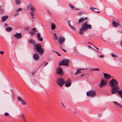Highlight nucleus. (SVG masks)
Returning <instances> with one entry per match:
<instances>
[{
    "label": "nucleus",
    "instance_id": "1",
    "mask_svg": "<svg viewBox=\"0 0 122 122\" xmlns=\"http://www.w3.org/2000/svg\"><path fill=\"white\" fill-rule=\"evenodd\" d=\"M34 47L39 55H42L43 54L44 50L41 47V45L39 43L34 45Z\"/></svg>",
    "mask_w": 122,
    "mask_h": 122
},
{
    "label": "nucleus",
    "instance_id": "2",
    "mask_svg": "<svg viewBox=\"0 0 122 122\" xmlns=\"http://www.w3.org/2000/svg\"><path fill=\"white\" fill-rule=\"evenodd\" d=\"M91 28V25L90 24L82 25L81 27L79 30V33L81 35H84V32L85 31L88 29H90Z\"/></svg>",
    "mask_w": 122,
    "mask_h": 122
},
{
    "label": "nucleus",
    "instance_id": "3",
    "mask_svg": "<svg viewBox=\"0 0 122 122\" xmlns=\"http://www.w3.org/2000/svg\"><path fill=\"white\" fill-rule=\"evenodd\" d=\"M70 62V60L68 59H64L62 60L61 61L58 63V65L59 66L64 65L66 66H68V63Z\"/></svg>",
    "mask_w": 122,
    "mask_h": 122
},
{
    "label": "nucleus",
    "instance_id": "4",
    "mask_svg": "<svg viewBox=\"0 0 122 122\" xmlns=\"http://www.w3.org/2000/svg\"><path fill=\"white\" fill-rule=\"evenodd\" d=\"M109 83L111 87L117 86L118 85L117 81L114 79H112L110 80L109 82Z\"/></svg>",
    "mask_w": 122,
    "mask_h": 122
},
{
    "label": "nucleus",
    "instance_id": "5",
    "mask_svg": "<svg viewBox=\"0 0 122 122\" xmlns=\"http://www.w3.org/2000/svg\"><path fill=\"white\" fill-rule=\"evenodd\" d=\"M112 88L111 89V93L112 94H114L117 93L119 92L120 90V88L117 86L112 87Z\"/></svg>",
    "mask_w": 122,
    "mask_h": 122
},
{
    "label": "nucleus",
    "instance_id": "6",
    "mask_svg": "<svg viewBox=\"0 0 122 122\" xmlns=\"http://www.w3.org/2000/svg\"><path fill=\"white\" fill-rule=\"evenodd\" d=\"M64 82V80L61 78H59L56 81L57 83L60 87H62L63 86Z\"/></svg>",
    "mask_w": 122,
    "mask_h": 122
},
{
    "label": "nucleus",
    "instance_id": "7",
    "mask_svg": "<svg viewBox=\"0 0 122 122\" xmlns=\"http://www.w3.org/2000/svg\"><path fill=\"white\" fill-rule=\"evenodd\" d=\"M96 94V92L94 91L93 90H91L86 93V95L87 96L92 97L95 96Z\"/></svg>",
    "mask_w": 122,
    "mask_h": 122
},
{
    "label": "nucleus",
    "instance_id": "8",
    "mask_svg": "<svg viewBox=\"0 0 122 122\" xmlns=\"http://www.w3.org/2000/svg\"><path fill=\"white\" fill-rule=\"evenodd\" d=\"M28 8L29 10H30L31 11L30 12V15L31 16H33L35 15L34 12L35 11V8L33 7H31L30 5H28Z\"/></svg>",
    "mask_w": 122,
    "mask_h": 122
},
{
    "label": "nucleus",
    "instance_id": "9",
    "mask_svg": "<svg viewBox=\"0 0 122 122\" xmlns=\"http://www.w3.org/2000/svg\"><path fill=\"white\" fill-rule=\"evenodd\" d=\"M65 40V38L62 36L59 37L58 39V41L60 45L61 46L64 42Z\"/></svg>",
    "mask_w": 122,
    "mask_h": 122
},
{
    "label": "nucleus",
    "instance_id": "10",
    "mask_svg": "<svg viewBox=\"0 0 122 122\" xmlns=\"http://www.w3.org/2000/svg\"><path fill=\"white\" fill-rule=\"evenodd\" d=\"M56 73L60 75L61 76H62L63 73L61 68L60 67H58L56 69Z\"/></svg>",
    "mask_w": 122,
    "mask_h": 122
},
{
    "label": "nucleus",
    "instance_id": "11",
    "mask_svg": "<svg viewBox=\"0 0 122 122\" xmlns=\"http://www.w3.org/2000/svg\"><path fill=\"white\" fill-rule=\"evenodd\" d=\"M71 84V82L70 79L69 78L65 82V86L68 87L70 86Z\"/></svg>",
    "mask_w": 122,
    "mask_h": 122
},
{
    "label": "nucleus",
    "instance_id": "12",
    "mask_svg": "<svg viewBox=\"0 0 122 122\" xmlns=\"http://www.w3.org/2000/svg\"><path fill=\"white\" fill-rule=\"evenodd\" d=\"M13 36L16 38L18 39L21 38L22 37V35L21 33H17L14 34Z\"/></svg>",
    "mask_w": 122,
    "mask_h": 122
},
{
    "label": "nucleus",
    "instance_id": "13",
    "mask_svg": "<svg viewBox=\"0 0 122 122\" xmlns=\"http://www.w3.org/2000/svg\"><path fill=\"white\" fill-rule=\"evenodd\" d=\"M107 82L103 80H102L100 83L99 85V86L100 87L106 85L107 84Z\"/></svg>",
    "mask_w": 122,
    "mask_h": 122
},
{
    "label": "nucleus",
    "instance_id": "14",
    "mask_svg": "<svg viewBox=\"0 0 122 122\" xmlns=\"http://www.w3.org/2000/svg\"><path fill=\"white\" fill-rule=\"evenodd\" d=\"M33 57L34 59L36 61L38 60L39 58V56L38 54L37 53H35L34 54Z\"/></svg>",
    "mask_w": 122,
    "mask_h": 122
},
{
    "label": "nucleus",
    "instance_id": "15",
    "mask_svg": "<svg viewBox=\"0 0 122 122\" xmlns=\"http://www.w3.org/2000/svg\"><path fill=\"white\" fill-rule=\"evenodd\" d=\"M112 24L113 26L115 27H117L120 25L119 21L116 22L115 21H113L112 22Z\"/></svg>",
    "mask_w": 122,
    "mask_h": 122
},
{
    "label": "nucleus",
    "instance_id": "16",
    "mask_svg": "<svg viewBox=\"0 0 122 122\" xmlns=\"http://www.w3.org/2000/svg\"><path fill=\"white\" fill-rule=\"evenodd\" d=\"M103 73L104 77L106 79H108L111 78V75L109 74L104 73Z\"/></svg>",
    "mask_w": 122,
    "mask_h": 122
},
{
    "label": "nucleus",
    "instance_id": "17",
    "mask_svg": "<svg viewBox=\"0 0 122 122\" xmlns=\"http://www.w3.org/2000/svg\"><path fill=\"white\" fill-rule=\"evenodd\" d=\"M87 19V17H81L79 19L78 21V23H80L86 20Z\"/></svg>",
    "mask_w": 122,
    "mask_h": 122
},
{
    "label": "nucleus",
    "instance_id": "18",
    "mask_svg": "<svg viewBox=\"0 0 122 122\" xmlns=\"http://www.w3.org/2000/svg\"><path fill=\"white\" fill-rule=\"evenodd\" d=\"M90 9L94 11L95 12L98 13H99L100 12L99 11H98L99 10L96 9V8H94L93 7H90Z\"/></svg>",
    "mask_w": 122,
    "mask_h": 122
},
{
    "label": "nucleus",
    "instance_id": "19",
    "mask_svg": "<svg viewBox=\"0 0 122 122\" xmlns=\"http://www.w3.org/2000/svg\"><path fill=\"white\" fill-rule=\"evenodd\" d=\"M8 15H6L2 16V21L4 22L8 18Z\"/></svg>",
    "mask_w": 122,
    "mask_h": 122
},
{
    "label": "nucleus",
    "instance_id": "20",
    "mask_svg": "<svg viewBox=\"0 0 122 122\" xmlns=\"http://www.w3.org/2000/svg\"><path fill=\"white\" fill-rule=\"evenodd\" d=\"M28 41L30 44L32 45H34L36 44H35L36 43V41L32 39H30Z\"/></svg>",
    "mask_w": 122,
    "mask_h": 122
},
{
    "label": "nucleus",
    "instance_id": "21",
    "mask_svg": "<svg viewBox=\"0 0 122 122\" xmlns=\"http://www.w3.org/2000/svg\"><path fill=\"white\" fill-rule=\"evenodd\" d=\"M113 103L117 105L118 107L119 108H122V105H121L120 104L117 103L115 101L113 102Z\"/></svg>",
    "mask_w": 122,
    "mask_h": 122
},
{
    "label": "nucleus",
    "instance_id": "22",
    "mask_svg": "<svg viewBox=\"0 0 122 122\" xmlns=\"http://www.w3.org/2000/svg\"><path fill=\"white\" fill-rule=\"evenodd\" d=\"M68 23L69 24V25L70 27L73 30H76V28L74 27V26L71 25L70 24V22H69V21H68Z\"/></svg>",
    "mask_w": 122,
    "mask_h": 122
},
{
    "label": "nucleus",
    "instance_id": "23",
    "mask_svg": "<svg viewBox=\"0 0 122 122\" xmlns=\"http://www.w3.org/2000/svg\"><path fill=\"white\" fill-rule=\"evenodd\" d=\"M118 94L122 98V90H120L118 92Z\"/></svg>",
    "mask_w": 122,
    "mask_h": 122
},
{
    "label": "nucleus",
    "instance_id": "24",
    "mask_svg": "<svg viewBox=\"0 0 122 122\" xmlns=\"http://www.w3.org/2000/svg\"><path fill=\"white\" fill-rule=\"evenodd\" d=\"M53 38L56 40H57L58 39V38L57 36V35L56 33H54L53 34Z\"/></svg>",
    "mask_w": 122,
    "mask_h": 122
},
{
    "label": "nucleus",
    "instance_id": "25",
    "mask_svg": "<svg viewBox=\"0 0 122 122\" xmlns=\"http://www.w3.org/2000/svg\"><path fill=\"white\" fill-rule=\"evenodd\" d=\"M83 69H77L76 70V73H75V75H76L78 73H81V70H82Z\"/></svg>",
    "mask_w": 122,
    "mask_h": 122
},
{
    "label": "nucleus",
    "instance_id": "26",
    "mask_svg": "<svg viewBox=\"0 0 122 122\" xmlns=\"http://www.w3.org/2000/svg\"><path fill=\"white\" fill-rule=\"evenodd\" d=\"M12 29V28L10 27H7L5 28L6 30L8 32L10 31Z\"/></svg>",
    "mask_w": 122,
    "mask_h": 122
},
{
    "label": "nucleus",
    "instance_id": "27",
    "mask_svg": "<svg viewBox=\"0 0 122 122\" xmlns=\"http://www.w3.org/2000/svg\"><path fill=\"white\" fill-rule=\"evenodd\" d=\"M20 117L22 118V119L23 121L26 120L25 116L23 114H21L20 115Z\"/></svg>",
    "mask_w": 122,
    "mask_h": 122
},
{
    "label": "nucleus",
    "instance_id": "28",
    "mask_svg": "<svg viewBox=\"0 0 122 122\" xmlns=\"http://www.w3.org/2000/svg\"><path fill=\"white\" fill-rule=\"evenodd\" d=\"M56 27V26L54 24L52 23L51 24V29L52 30H53Z\"/></svg>",
    "mask_w": 122,
    "mask_h": 122
},
{
    "label": "nucleus",
    "instance_id": "29",
    "mask_svg": "<svg viewBox=\"0 0 122 122\" xmlns=\"http://www.w3.org/2000/svg\"><path fill=\"white\" fill-rule=\"evenodd\" d=\"M15 3L17 5H18L20 3V0H15Z\"/></svg>",
    "mask_w": 122,
    "mask_h": 122
},
{
    "label": "nucleus",
    "instance_id": "30",
    "mask_svg": "<svg viewBox=\"0 0 122 122\" xmlns=\"http://www.w3.org/2000/svg\"><path fill=\"white\" fill-rule=\"evenodd\" d=\"M111 56L115 58H116L118 57V56L116 55L115 54L113 53L111 54Z\"/></svg>",
    "mask_w": 122,
    "mask_h": 122
},
{
    "label": "nucleus",
    "instance_id": "31",
    "mask_svg": "<svg viewBox=\"0 0 122 122\" xmlns=\"http://www.w3.org/2000/svg\"><path fill=\"white\" fill-rule=\"evenodd\" d=\"M21 103L23 105H25L26 104V103L23 100L21 101Z\"/></svg>",
    "mask_w": 122,
    "mask_h": 122
},
{
    "label": "nucleus",
    "instance_id": "32",
    "mask_svg": "<svg viewBox=\"0 0 122 122\" xmlns=\"http://www.w3.org/2000/svg\"><path fill=\"white\" fill-rule=\"evenodd\" d=\"M38 40L41 41H43V39L41 37H39L37 38Z\"/></svg>",
    "mask_w": 122,
    "mask_h": 122
},
{
    "label": "nucleus",
    "instance_id": "33",
    "mask_svg": "<svg viewBox=\"0 0 122 122\" xmlns=\"http://www.w3.org/2000/svg\"><path fill=\"white\" fill-rule=\"evenodd\" d=\"M17 99H18V100L20 101H21L23 100L20 97H18Z\"/></svg>",
    "mask_w": 122,
    "mask_h": 122
},
{
    "label": "nucleus",
    "instance_id": "34",
    "mask_svg": "<svg viewBox=\"0 0 122 122\" xmlns=\"http://www.w3.org/2000/svg\"><path fill=\"white\" fill-rule=\"evenodd\" d=\"M29 33H30L31 35L33 36L35 34V32L30 31L29 32Z\"/></svg>",
    "mask_w": 122,
    "mask_h": 122
},
{
    "label": "nucleus",
    "instance_id": "35",
    "mask_svg": "<svg viewBox=\"0 0 122 122\" xmlns=\"http://www.w3.org/2000/svg\"><path fill=\"white\" fill-rule=\"evenodd\" d=\"M69 6L72 9H74V6L72 5L71 4H69Z\"/></svg>",
    "mask_w": 122,
    "mask_h": 122
},
{
    "label": "nucleus",
    "instance_id": "36",
    "mask_svg": "<svg viewBox=\"0 0 122 122\" xmlns=\"http://www.w3.org/2000/svg\"><path fill=\"white\" fill-rule=\"evenodd\" d=\"M40 36L41 34L39 33H38L36 35V36L37 38L40 37Z\"/></svg>",
    "mask_w": 122,
    "mask_h": 122
},
{
    "label": "nucleus",
    "instance_id": "37",
    "mask_svg": "<svg viewBox=\"0 0 122 122\" xmlns=\"http://www.w3.org/2000/svg\"><path fill=\"white\" fill-rule=\"evenodd\" d=\"M29 28V26H27L24 29L25 30H28Z\"/></svg>",
    "mask_w": 122,
    "mask_h": 122
},
{
    "label": "nucleus",
    "instance_id": "38",
    "mask_svg": "<svg viewBox=\"0 0 122 122\" xmlns=\"http://www.w3.org/2000/svg\"><path fill=\"white\" fill-rule=\"evenodd\" d=\"M36 28H32L31 30H32V31H34V32H35L36 31Z\"/></svg>",
    "mask_w": 122,
    "mask_h": 122
},
{
    "label": "nucleus",
    "instance_id": "39",
    "mask_svg": "<svg viewBox=\"0 0 122 122\" xmlns=\"http://www.w3.org/2000/svg\"><path fill=\"white\" fill-rule=\"evenodd\" d=\"M4 115L5 116H9V114L7 112H6L5 113Z\"/></svg>",
    "mask_w": 122,
    "mask_h": 122
},
{
    "label": "nucleus",
    "instance_id": "40",
    "mask_svg": "<svg viewBox=\"0 0 122 122\" xmlns=\"http://www.w3.org/2000/svg\"><path fill=\"white\" fill-rule=\"evenodd\" d=\"M88 22L87 21L86 22H85L83 23L82 25H84L85 24V25H87L88 24H87Z\"/></svg>",
    "mask_w": 122,
    "mask_h": 122
},
{
    "label": "nucleus",
    "instance_id": "41",
    "mask_svg": "<svg viewBox=\"0 0 122 122\" xmlns=\"http://www.w3.org/2000/svg\"><path fill=\"white\" fill-rule=\"evenodd\" d=\"M22 10V9L20 8L18 10H16V12H17L18 11H20Z\"/></svg>",
    "mask_w": 122,
    "mask_h": 122
},
{
    "label": "nucleus",
    "instance_id": "42",
    "mask_svg": "<svg viewBox=\"0 0 122 122\" xmlns=\"http://www.w3.org/2000/svg\"><path fill=\"white\" fill-rule=\"evenodd\" d=\"M99 57L101 58H104V56L103 55H100L99 56Z\"/></svg>",
    "mask_w": 122,
    "mask_h": 122
},
{
    "label": "nucleus",
    "instance_id": "43",
    "mask_svg": "<svg viewBox=\"0 0 122 122\" xmlns=\"http://www.w3.org/2000/svg\"><path fill=\"white\" fill-rule=\"evenodd\" d=\"M60 47L61 48V49L63 51H64L65 52H66V50H65L62 49V48L61 47V46H60Z\"/></svg>",
    "mask_w": 122,
    "mask_h": 122
},
{
    "label": "nucleus",
    "instance_id": "44",
    "mask_svg": "<svg viewBox=\"0 0 122 122\" xmlns=\"http://www.w3.org/2000/svg\"><path fill=\"white\" fill-rule=\"evenodd\" d=\"M32 82L33 83V84H34L35 83V82L36 81V80L34 79L33 80H32Z\"/></svg>",
    "mask_w": 122,
    "mask_h": 122
},
{
    "label": "nucleus",
    "instance_id": "45",
    "mask_svg": "<svg viewBox=\"0 0 122 122\" xmlns=\"http://www.w3.org/2000/svg\"><path fill=\"white\" fill-rule=\"evenodd\" d=\"M4 52L3 51H0V53L2 54V55L4 54Z\"/></svg>",
    "mask_w": 122,
    "mask_h": 122
},
{
    "label": "nucleus",
    "instance_id": "46",
    "mask_svg": "<svg viewBox=\"0 0 122 122\" xmlns=\"http://www.w3.org/2000/svg\"><path fill=\"white\" fill-rule=\"evenodd\" d=\"M56 53L57 54V55L59 56H60L61 55L60 54L57 52H56Z\"/></svg>",
    "mask_w": 122,
    "mask_h": 122
},
{
    "label": "nucleus",
    "instance_id": "47",
    "mask_svg": "<svg viewBox=\"0 0 122 122\" xmlns=\"http://www.w3.org/2000/svg\"><path fill=\"white\" fill-rule=\"evenodd\" d=\"M88 47L89 48L92 49V48L89 45L88 46Z\"/></svg>",
    "mask_w": 122,
    "mask_h": 122
},
{
    "label": "nucleus",
    "instance_id": "48",
    "mask_svg": "<svg viewBox=\"0 0 122 122\" xmlns=\"http://www.w3.org/2000/svg\"><path fill=\"white\" fill-rule=\"evenodd\" d=\"M95 69H94V68H92L90 70L91 71L95 70Z\"/></svg>",
    "mask_w": 122,
    "mask_h": 122
},
{
    "label": "nucleus",
    "instance_id": "49",
    "mask_svg": "<svg viewBox=\"0 0 122 122\" xmlns=\"http://www.w3.org/2000/svg\"><path fill=\"white\" fill-rule=\"evenodd\" d=\"M18 13H16L15 14V15H15V16H16V15H18Z\"/></svg>",
    "mask_w": 122,
    "mask_h": 122
},
{
    "label": "nucleus",
    "instance_id": "50",
    "mask_svg": "<svg viewBox=\"0 0 122 122\" xmlns=\"http://www.w3.org/2000/svg\"><path fill=\"white\" fill-rule=\"evenodd\" d=\"M47 12L49 14H51V13L50 11H47Z\"/></svg>",
    "mask_w": 122,
    "mask_h": 122
},
{
    "label": "nucleus",
    "instance_id": "51",
    "mask_svg": "<svg viewBox=\"0 0 122 122\" xmlns=\"http://www.w3.org/2000/svg\"><path fill=\"white\" fill-rule=\"evenodd\" d=\"M95 70H99V69L98 68L95 69Z\"/></svg>",
    "mask_w": 122,
    "mask_h": 122
},
{
    "label": "nucleus",
    "instance_id": "52",
    "mask_svg": "<svg viewBox=\"0 0 122 122\" xmlns=\"http://www.w3.org/2000/svg\"><path fill=\"white\" fill-rule=\"evenodd\" d=\"M35 74V73L34 72H33L32 73V75H34Z\"/></svg>",
    "mask_w": 122,
    "mask_h": 122
},
{
    "label": "nucleus",
    "instance_id": "53",
    "mask_svg": "<svg viewBox=\"0 0 122 122\" xmlns=\"http://www.w3.org/2000/svg\"><path fill=\"white\" fill-rule=\"evenodd\" d=\"M48 64V63H46L45 65L44 66H46V65H47V64Z\"/></svg>",
    "mask_w": 122,
    "mask_h": 122
},
{
    "label": "nucleus",
    "instance_id": "54",
    "mask_svg": "<svg viewBox=\"0 0 122 122\" xmlns=\"http://www.w3.org/2000/svg\"><path fill=\"white\" fill-rule=\"evenodd\" d=\"M121 45L122 47V40L121 43Z\"/></svg>",
    "mask_w": 122,
    "mask_h": 122
},
{
    "label": "nucleus",
    "instance_id": "55",
    "mask_svg": "<svg viewBox=\"0 0 122 122\" xmlns=\"http://www.w3.org/2000/svg\"><path fill=\"white\" fill-rule=\"evenodd\" d=\"M84 74H81V75L80 76H84Z\"/></svg>",
    "mask_w": 122,
    "mask_h": 122
},
{
    "label": "nucleus",
    "instance_id": "56",
    "mask_svg": "<svg viewBox=\"0 0 122 122\" xmlns=\"http://www.w3.org/2000/svg\"><path fill=\"white\" fill-rule=\"evenodd\" d=\"M88 43L89 44H92V43H91V42H88Z\"/></svg>",
    "mask_w": 122,
    "mask_h": 122
},
{
    "label": "nucleus",
    "instance_id": "57",
    "mask_svg": "<svg viewBox=\"0 0 122 122\" xmlns=\"http://www.w3.org/2000/svg\"><path fill=\"white\" fill-rule=\"evenodd\" d=\"M23 121H24V122H26V119L25 120H24Z\"/></svg>",
    "mask_w": 122,
    "mask_h": 122
},
{
    "label": "nucleus",
    "instance_id": "58",
    "mask_svg": "<svg viewBox=\"0 0 122 122\" xmlns=\"http://www.w3.org/2000/svg\"><path fill=\"white\" fill-rule=\"evenodd\" d=\"M95 47L98 50H99V48H97V47H95Z\"/></svg>",
    "mask_w": 122,
    "mask_h": 122
},
{
    "label": "nucleus",
    "instance_id": "59",
    "mask_svg": "<svg viewBox=\"0 0 122 122\" xmlns=\"http://www.w3.org/2000/svg\"><path fill=\"white\" fill-rule=\"evenodd\" d=\"M5 26H6L7 25V24H5Z\"/></svg>",
    "mask_w": 122,
    "mask_h": 122
},
{
    "label": "nucleus",
    "instance_id": "60",
    "mask_svg": "<svg viewBox=\"0 0 122 122\" xmlns=\"http://www.w3.org/2000/svg\"><path fill=\"white\" fill-rule=\"evenodd\" d=\"M32 18H34V17H33V16H32Z\"/></svg>",
    "mask_w": 122,
    "mask_h": 122
},
{
    "label": "nucleus",
    "instance_id": "61",
    "mask_svg": "<svg viewBox=\"0 0 122 122\" xmlns=\"http://www.w3.org/2000/svg\"><path fill=\"white\" fill-rule=\"evenodd\" d=\"M61 104H62V105H63V103H62H62H61Z\"/></svg>",
    "mask_w": 122,
    "mask_h": 122
},
{
    "label": "nucleus",
    "instance_id": "62",
    "mask_svg": "<svg viewBox=\"0 0 122 122\" xmlns=\"http://www.w3.org/2000/svg\"><path fill=\"white\" fill-rule=\"evenodd\" d=\"M120 33H122V31H121L120 32Z\"/></svg>",
    "mask_w": 122,
    "mask_h": 122
},
{
    "label": "nucleus",
    "instance_id": "63",
    "mask_svg": "<svg viewBox=\"0 0 122 122\" xmlns=\"http://www.w3.org/2000/svg\"><path fill=\"white\" fill-rule=\"evenodd\" d=\"M11 92H13L12 91V90H11Z\"/></svg>",
    "mask_w": 122,
    "mask_h": 122
},
{
    "label": "nucleus",
    "instance_id": "64",
    "mask_svg": "<svg viewBox=\"0 0 122 122\" xmlns=\"http://www.w3.org/2000/svg\"><path fill=\"white\" fill-rule=\"evenodd\" d=\"M44 63H46V62H44Z\"/></svg>",
    "mask_w": 122,
    "mask_h": 122
}]
</instances>
